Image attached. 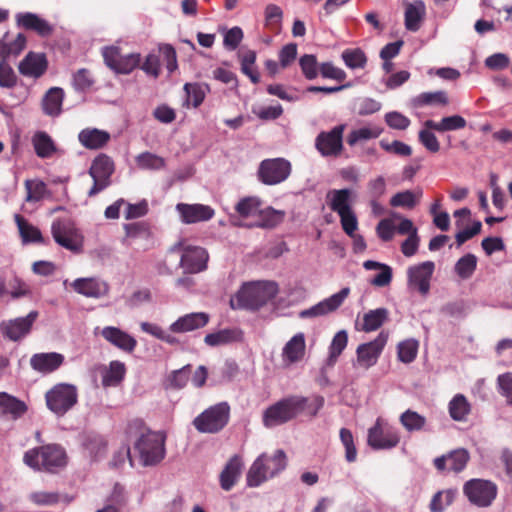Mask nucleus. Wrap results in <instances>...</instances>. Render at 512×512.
Wrapping results in <instances>:
<instances>
[{
	"label": "nucleus",
	"mask_w": 512,
	"mask_h": 512,
	"mask_svg": "<svg viewBox=\"0 0 512 512\" xmlns=\"http://www.w3.org/2000/svg\"><path fill=\"white\" fill-rule=\"evenodd\" d=\"M26 47V37L18 33L15 38H11L9 32H5L0 38V57L6 61L10 56H18Z\"/></svg>",
	"instance_id": "cd10ccee"
},
{
	"label": "nucleus",
	"mask_w": 512,
	"mask_h": 512,
	"mask_svg": "<svg viewBox=\"0 0 512 512\" xmlns=\"http://www.w3.org/2000/svg\"><path fill=\"white\" fill-rule=\"evenodd\" d=\"M449 104V98L445 91L423 92L410 100L412 108H422L424 106H446Z\"/></svg>",
	"instance_id": "2f4dec72"
},
{
	"label": "nucleus",
	"mask_w": 512,
	"mask_h": 512,
	"mask_svg": "<svg viewBox=\"0 0 512 512\" xmlns=\"http://www.w3.org/2000/svg\"><path fill=\"white\" fill-rule=\"evenodd\" d=\"M350 294V288L344 287L338 293L333 294L329 298H326L316 305L302 310L299 313L301 318H312L328 315L334 311H336L345 301V299Z\"/></svg>",
	"instance_id": "f3484780"
},
{
	"label": "nucleus",
	"mask_w": 512,
	"mask_h": 512,
	"mask_svg": "<svg viewBox=\"0 0 512 512\" xmlns=\"http://www.w3.org/2000/svg\"><path fill=\"white\" fill-rule=\"evenodd\" d=\"M470 410V404L462 394L455 395L449 402V414L455 421H465Z\"/></svg>",
	"instance_id": "a18cd8bd"
},
{
	"label": "nucleus",
	"mask_w": 512,
	"mask_h": 512,
	"mask_svg": "<svg viewBox=\"0 0 512 512\" xmlns=\"http://www.w3.org/2000/svg\"><path fill=\"white\" fill-rule=\"evenodd\" d=\"M101 336L125 353H132L137 346V340L133 336L115 326L104 327L101 330Z\"/></svg>",
	"instance_id": "412c9836"
},
{
	"label": "nucleus",
	"mask_w": 512,
	"mask_h": 512,
	"mask_svg": "<svg viewBox=\"0 0 512 512\" xmlns=\"http://www.w3.org/2000/svg\"><path fill=\"white\" fill-rule=\"evenodd\" d=\"M388 319V310L386 308H378L370 310L363 316L362 330L372 332L379 329Z\"/></svg>",
	"instance_id": "37998d69"
},
{
	"label": "nucleus",
	"mask_w": 512,
	"mask_h": 512,
	"mask_svg": "<svg viewBox=\"0 0 512 512\" xmlns=\"http://www.w3.org/2000/svg\"><path fill=\"white\" fill-rule=\"evenodd\" d=\"M210 320L209 314L205 312L189 313L179 317L173 322L169 329L173 333H187L205 327Z\"/></svg>",
	"instance_id": "5701e85b"
},
{
	"label": "nucleus",
	"mask_w": 512,
	"mask_h": 512,
	"mask_svg": "<svg viewBox=\"0 0 512 512\" xmlns=\"http://www.w3.org/2000/svg\"><path fill=\"white\" fill-rule=\"evenodd\" d=\"M207 251L199 246H186L182 250L180 266L187 273H198L207 268Z\"/></svg>",
	"instance_id": "6ab92c4d"
},
{
	"label": "nucleus",
	"mask_w": 512,
	"mask_h": 512,
	"mask_svg": "<svg viewBox=\"0 0 512 512\" xmlns=\"http://www.w3.org/2000/svg\"><path fill=\"white\" fill-rule=\"evenodd\" d=\"M284 212L272 207L260 208L257 214V220L250 227L274 228L284 219Z\"/></svg>",
	"instance_id": "72a5a7b5"
},
{
	"label": "nucleus",
	"mask_w": 512,
	"mask_h": 512,
	"mask_svg": "<svg viewBox=\"0 0 512 512\" xmlns=\"http://www.w3.org/2000/svg\"><path fill=\"white\" fill-rule=\"evenodd\" d=\"M93 83L92 75L86 68L77 70L73 75V87L77 91H86L91 88Z\"/></svg>",
	"instance_id": "69168bd1"
},
{
	"label": "nucleus",
	"mask_w": 512,
	"mask_h": 512,
	"mask_svg": "<svg viewBox=\"0 0 512 512\" xmlns=\"http://www.w3.org/2000/svg\"><path fill=\"white\" fill-rule=\"evenodd\" d=\"M71 287L78 294L91 298H100L109 291L108 284L96 278H78L71 283Z\"/></svg>",
	"instance_id": "393cba45"
},
{
	"label": "nucleus",
	"mask_w": 512,
	"mask_h": 512,
	"mask_svg": "<svg viewBox=\"0 0 512 512\" xmlns=\"http://www.w3.org/2000/svg\"><path fill=\"white\" fill-rule=\"evenodd\" d=\"M466 120L460 115H452L443 117L439 122L426 120L424 126L428 129L444 133L448 131H456L465 128Z\"/></svg>",
	"instance_id": "473e14b6"
},
{
	"label": "nucleus",
	"mask_w": 512,
	"mask_h": 512,
	"mask_svg": "<svg viewBox=\"0 0 512 512\" xmlns=\"http://www.w3.org/2000/svg\"><path fill=\"white\" fill-rule=\"evenodd\" d=\"M17 22L20 26L27 30L35 31L42 37L49 36L53 31L52 26L46 20L34 13L27 12L19 14L17 16Z\"/></svg>",
	"instance_id": "c85d7f7f"
},
{
	"label": "nucleus",
	"mask_w": 512,
	"mask_h": 512,
	"mask_svg": "<svg viewBox=\"0 0 512 512\" xmlns=\"http://www.w3.org/2000/svg\"><path fill=\"white\" fill-rule=\"evenodd\" d=\"M383 129L378 126H366L352 130L347 136V143L354 146L361 141L375 139L381 135Z\"/></svg>",
	"instance_id": "49530a36"
},
{
	"label": "nucleus",
	"mask_w": 512,
	"mask_h": 512,
	"mask_svg": "<svg viewBox=\"0 0 512 512\" xmlns=\"http://www.w3.org/2000/svg\"><path fill=\"white\" fill-rule=\"evenodd\" d=\"M110 139L111 135L109 132L97 128H85L78 134L80 144L89 150H97L105 147Z\"/></svg>",
	"instance_id": "bb28decb"
},
{
	"label": "nucleus",
	"mask_w": 512,
	"mask_h": 512,
	"mask_svg": "<svg viewBox=\"0 0 512 512\" xmlns=\"http://www.w3.org/2000/svg\"><path fill=\"white\" fill-rule=\"evenodd\" d=\"M287 465L283 450H276L272 456L261 454L248 470L246 481L249 487H258L269 478L283 471Z\"/></svg>",
	"instance_id": "39448f33"
},
{
	"label": "nucleus",
	"mask_w": 512,
	"mask_h": 512,
	"mask_svg": "<svg viewBox=\"0 0 512 512\" xmlns=\"http://www.w3.org/2000/svg\"><path fill=\"white\" fill-rule=\"evenodd\" d=\"M340 440L345 447V459L352 463L356 461L357 458V449L354 444V438L352 432L347 428H341L340 430Z\"/></svg>",
	"instance_id": "e2e57ef3"
},
{
	"label": "nucleus",
	"mask_w": 512,
	"mask_h": 512,
	"mask_svg": "<svg viewBox=\"0 0 512 512\" xmlns=\"http://www.w3.org/2000/svg\"><path fill=\"white\" fill-rule=\"evenodd\" d=\"M351 194L352 192L350 189L331 190L327 195L328 198H330V209L337 214H342L343 212L351 210Z\"/></svg>",
	"instance_id": "58836bf2"
},
{
	"label": "nucleus",
	"mask_w": 512,
	"mask_h": 512,
	"mask_svg": "<svg viewBox=\"0 0 512 512\" xmlns=\"http://www.w3.org/2000/svg\"><path fill=\"white\" fill-rule=\"evenodd\" d=\"M105 64L116 73L129 74L140 64V54L121 55L116 46L105 47L102 51Z\"/></svg>",
	"instance_id": "dca6fc26"
},
{
	"label": "nucleus",
	"mask_w": 512,
	"mask_h": 512,
	"mask_svg": "<svg viewBox=\"0 0 512 512\" xmlns=\"http://www.w3.org/2000/svg\"><path fill=\"white\" fill-rule=\"evenodd\" d=\"M32 144L36 155L40 158H49L56 151L52 138L43 131L34 134Z\"/></svg>",
	"instance_id": "a19ab883"
},
{
	"label": "nucleus",
	"mask_w": 512,
	"mask_h": 512,
	"mask_svg": "<svg viewBox=\"0 0 512 512\" xmlns=\"http://www.w3.org/2000/svg\"><path fill=\"white\" fill-rule=\"evenodd\" d=\"M463 493L471 504L480 508H486L491 506L496 499L498 487L490 480L475 478L465 482Z\"/></svg>",
	"instance_id": "6e6552de"
},
{
	"label": "nucleus",
	"mask_w": 512,
	"mask_h": 512,
	"mask_svg": "<svg viewBox=\"0 0 512 512\" xmlns=\"http://www.w3.org/2000/svg\"><path fill=\"white\" fill-rule=\"evenodd\" d=\"M23 462L36 471L56 473L67 465V454L59 444H46L26 451Z\"/></svg>",
	"instance_id": "7ed1b4c3"
},
{
	"label": "nucleus",
	"mask_w": 512,
	"mask_h": 512,
	"mask_svg": "<svg viewBox=\"0 0 512 512\" xmlns=\"http://www.w3.org/2000/svg\"><path fill=\"white\" fill-rule=\"evenodd\" d=\"M17 84V76L12 67L4 60L0 61V87L11 89Z\"/></svg>",
	"instance_id": "338daca9"
},
{
	"label": "nucleus",
	"mask_w": 512,
	"mask_h": 512,
	"mask_svg": "<svg viewBox=\"0 0 512 512\" xmlns=\"http://www.w3.org/2000/svg\"><path fill=\"white\" fill-rule=\"evenodd\" d=\"M435 270V264L432 261H425L418 265L408 268V284L415 287L422 295H426L430 289V279Z\"/></svg>",
	"instance_id": "a211bd4d"
},
{
	"label": "nucleus",
	"mask_w": 512,
	"mask_h": 512,
	"mask_svg": "<svg viewBox=\"0 0 512 512\" xmlns=\"http://www.w3.org/2000/svg\"><path fill=\"white\" fill-rule=\"evenodd\" d=\"M324 402L321 395L311 397L289 395L265 409L262 417L263 425L272 428L292 421L301 415L314 418L323 408Z\"/></svg>",
	"instance_id": "f257e3e1"
},
{
	"label": "nucleus",
	"mask_w": 512,
	"mask_h": 512,
	"mask_svg": "<svg viewBox=\"0 0 512 512\" xmlns=\"http://www.w3.org/2000/svg\"><path fill=\"white\" fill-rule=\"evenodd\" d=\"M422 197V190L418 189L415 192L411 190H405L396 193L390 199V205L392 207H402L407 209L414 208L419 199Z\"/></svg>",
	"instance_id": "c03bdc74"
},
{
	"label": "nucleus",
	"mask_w": 512,
	"mask_h": 512,
	"mask_svg": "<svg viewBox=\"0 0 512 512\" xmlns=\"http://www.w3.org/2000/svg\"><path fill=\"white\" fill-rule=\"evenodd\" d=\"M278 292L274 282H254L243 285L236 294L235 300H231L233 308L257 310L273 299Z\"/></svg>",
	"instance_id": "20e7f679"
},
{
	"label": "nucleus",
	"mask_w": 512,
	"mask_h": 512,
	"mask_svg": "<svg viewBox=\"0 0 512 512\" xmlns=\"http://www.w3.org/2000/svg\"><path fill=\"white\" fill-rule=\"evenodd\" d=\"M418 341L415 339H406L397 346L398 359L403 363H411L415 360L418 353Z\"/></svg>",
	"instance_id": "5fc2aeb1"
},
{
	"label": "nucleus",
	"mask_w": 512,
	"mask_h": 512,
	"mask_svg": "<svg viewBox=\"0 0 512 512\" xmlns=\"http://www.w3.org/2000/svg\"><path fill=\"white\" fill-rule=\"evenodd\" d=\"M125 231L126 239L136 240V239H150L152 237V229L148 222L146 221H138L133 223H128L123 226Z\"/></svg>",
	"instance_id": "de8ad7c7"
},
{
	"label": "nucleus",
	"mask_w": 512,
	"mask_h": 512,
	"mask_svg": "<svg viewBox=\"0 0 512 512\" xmlns=\"http://www.w3.org/2000/svg\"><path fill=\"white\" fill-rule=\"evenodd\" d=\"M242 333L238 329H222L214 333H209L204 337V342L208 346L216 347L230 344L241 339Z\"/></svg>",
	"instance_id": "f704fd0d"
},
{
	"label": "nucleus",
	"mask_w": 512,
	"mask_h": 512,
	"mask_svg": "<svg viewBox=\"0 0 512 512\" xmlns=\"http://www.w3.org/2000/svg\"><path fill=\"white\" fill-rule=\"evenodd\" d=\"M38 316V311L34 310L29 312L25 317L3 320L0 323V332L5 339L18 342L31 332Z\"/></svg>",
	"instance_id": "f8f14e48"
},
{
	"label": "nucleus",
	"mask_w": 512,
	"mask_h": 512,
	"mask_svg": "<svg viewBox=\"0 0 512 512\" xmlns=\"http://www.w3.org/2000/svg\"><path fill=\"white\" fill-rule=\"evenodd\" d=\"M14 220L17 224L23 243H43L41 231L30 224L23 216L15 214Z\"/></svg>",
	"instance_id": "4c0bfd02"
},
{
	"label": "nucleus",
	"mask_w": 512,
	"mask_h": 512,
	"mask_svg": "<svg viewBox=\"0 0 512 512\" xmlns=\"http://www.w3.org/2000/svg\"><path fill=\"white\" fill-rule=\"evenodd\" d=\"M242 461L238 455H234L229 459L220 474V486L223 490L229 491L235 485L240 476Z\"/></svg>",
	"instance_id": "c756f323"
},
{
	"label": "nucleus",
	"mask_w": 512,
	"mask_h": 512,
	"mask_svg": "<svg viewBox=\"0 0 512 512\" xmlns=\"http://www.w3.org/2000/svg\"><path fill=\"white\" fill-rule=\"evenodd\" d=\"M425 15V6L420 2L409 4L405 10V27L407 30L416 32L420 28V23Z\"/></svg>",
	"instance_id": "79ce46f5"
},
{
	"label": "nucleus",
	"mask_w": 512,
	"mask_h": 512,
	"mask_svg": "<svg viewBox=\"0 0 512 512\" xmlns=\"http://www.w3.org/2000/svg\"><path fill=\"white\" fill-rule=\"evenodd\" d=\"M455 493L452 490L437 492L430 503V510L432 512H442L444 509L451 505L454 501Z\"/></svg>",
	"instance_id": "680f3d73"
},
{
	"label": "nucleus",
	"mask_w": 512,
	"mask_h": 512,
	"mask_svg": "<svg viewBox=\"0 0 512 512\" xmlns=\"http://www.w3.org/2000/svg\"><path fill=\"white\" fill-rule=\"evenodd\" d=\"M230 406L221 402L205 409L193 420L195 429L200 433L214 434L221 431L229 422Z\"/></svg>",
	"instance_id": "423d86ee"
},
{
	"label": "nucleus",
	"mask_w": 512,
	"mask_h": 512,
	"mask_svg": "<svg viewBox=\"0 0 512 512\" xmlns=\"http://www.w3.org/2000/svg\"><path fill=\"white\" fill-rule=\"evenodd\" d=\"M64 91L60 87L50 88L42 99L43 112L46 115L55 117L62 111Z\"/></svg>",
	"instance_id": "7c9ffc66"
},
{
	"label": "nucleus",
	"mask_w": 512,
	"mask_h": 512,
	"mask_svg": "<svg viewBox=\"0 0 512 512\" xmlns=\"http://www.w3.org/2000/svg\"><path fill=\"white\" fill-rule=\"evenodd\" d=\"M386 124L394 130H406L411 121L408 117L397 111L388 112L385 114Z\"/></svg>",
	"instance_id": "774afa93"
},
{
	"label": "nucleus",
	"mask_w": 512,
	"mask_h": 512,
	"mask_svg": "<svg viewBox=\"0 0 512 512\" xmlns=\"http://www.w3.org/2000/svg\"><path fill=\"white\" fill-rule=\"evenodd\" d=\"M30 500L37 505L52 506L61 501L70 503L73 500V497L68 495L61 496L56 492L39 491L32 493L30 495Z\"/></svg>",
	"instance_id": "8fccbe9b"
},
{
	"label": "nucleus",
	"mask_w": 512,
	"mask_h": 512,
	"mask_svg": "<svg viewBox=\"0 0 512 512\" xmlns=\"http://www.w3.org/2000/svg\"><path fill=\"white\" fill-rule=\"evenodd\" d=\"M190 368L191 366L188 364L181 369L173 371L167 378V386L176 390L184 388L190 378Z\"/></svg>",
	"instance_id": "052dcab7"
},
{
	"label": "nucleus",
	"mask_w": 512,
	"mask_h": 512,
	"mask_svg": "<svg viewBox=\"0 0 512 512\" xmlns=\"http://www.w3.org/2000/svg\"><path fill=\"white\" fill-rule=\"evenodd\" d=\"M136 164L140 169L161 170L166 166V161L161 156L151 152H143L136 156Z\"/></svg>",
	"instance_id": "3c124183"
},
{
	"label": "nucleus",
	"mask_w": 512,
	"mask_h": 512,
	"mask_svg": "<svg viewBox=\"0 0 512 512\" xmlns=\"http://www.w3.org/2000/svg\"><path fill=\"white\" fill-rule=\"evenodd\" d=\"M291 171V163L284 158L265 159L259 165L257 176L263 184L273 186L284 182Z\"/></svg>",
	"instance_id": "9d476101"
},
{
	"label": "nucleus",
	"mask_w": 512,
	"mask_h": 512,
	"mask_svg": "<svg viewBox=\"0 0 512 512\" xmlns=\"http://www.w3.org/2000/svg\"><path fill=\"white\" fill-rule=\"evenodd\" d=\"M52 236L57 244L70 251H77L82 244V237L69 218H58L51 226Z\"/></svg>",
	"instance_id": "9b49d317"
},
{
	"label": "nucleus",
	"mask_w": 512,
	"mask_h": 512,
	"mask_svg": "<svg viewBox=\"0 0 512 512\" xmlns=\"http://www.w3.org/2000/svg\"><path fill=\"white\" fill-rule=\"evenodd\" d=\"M0 407L4 413L12 415L14 419L22 417L28 410L24 401L6 392H0Z\"/></svg>",
	"instance_id": "c9c22d12"
},
{
	"label": "nucleus",
	"mask_w": 512,
	"mask_h": 512,
	"mask_svg": "<svg viewBox=\"0 0 512 512\" xmlns=\"http://www.w3.org/2000/svg\"><path fill=\"white\" fill-rule=\"evenodd\" d=\"M345 125L340 124L330 131L320 132L315 139V148L323 157H338L343 151Z\"/></svg>",
	"instance_id": "ddd939ff"
},
{
	"label": "nucleus",
	"mask_w": 512,
	"mask_h": 512,
	"mask_svg": "<svg viewBox=\"0 0 512 512\" xmlns=\"http://www.w3.org/2000/svg\"><path fill=\"white\" fill-rule=\"evenodd\" d=\"M45 401L51 412L63 416L78 402L77 387L68 383H58L46 392Z\"/></svg>",
	"instance_id": "0eeeda50"
},
{
	"label": "nucleus",
	"mask_w": 512,
	"mask_h": 512,
	"mask_svg": "<svg viewBox=\"0 0 512 512\" xmlns=\"http://www.w3.org/2000/svg\"><path fill=\"white\" fill-rule=\"evenodd\" d=\"M348 343V335L345 330L337 332L329 347L328 363L333 365L336 363L338 357L341 355L343 350L346 348Z\"/></svg>",
	"instance_id": "864d4df0"
},
{
	"label": "nucleus",
	"mask_w": 512,
	"mask_h": 512,
	"mask_svg": "<svg viewBox=\"0 0 512 512\" xmlns=\"http://www.w3.org/2000/svg\"><path fill=\"white\" fill-rule=\"evenodd\" d=\"M262 201L259 197L249 196L241 199L235 206L236 212L243 218L256 217Z\"/></svg>",
	"instance_id": "09e8293b"
},
{
	"label": "nucleus",
	"mask_w": 512,
	"mask_h": 512,
	"mask_svg": "<svg viewBox=\"0 0 512 512\" xmlns=\"http://www.w3.org/2000/svg\"><path fill=\"white\" fill-rule=\"evenodd\" d=\"M388 340V333L382 331L370 342L360 344L356 349V364L361 368L369 369L374 366Z\"/></svg>",
	"instance_id": "2eb2a0df"
},
{
	"label": "nucleus",
	"mask_w": 512,
	"mask_h": 512,
	"mask_svg": "<svg viewBox=\"0 0 512 512\" xmlns=\"http://www.w3.org/2000/svg\"><path fill=\"white\" fill-rule=\"evenodd\" d=\"M64 356L57 352L37 353L30 359L31 367L42 374L56 371L63 363Z\"/></svg>",
	"instance_id": "a878e982"
},
{
	"label": "nucleus",
	"mask_w": 512,
	"mask_h": 512,
	"mask_svg": "<svg viewBox=\"0 0 512 512\" xmlns=\"http://www.w3.org/2000/svg\"><path fill=\"white\" fill-rule=\"evenodd\" d=\"M115 165L112 158L104 153L97 155L89 168V175L93 179V185L88 191V196L93 197L111 185V176Z\"/></svg>",
	"instance_id": "1a4fd4ad"
},
{
	"label": "nucleus",
	"mask_w": 512,
	"mask_h": 512,
	"mask_svg": "<svg viewBox=\"0 0 512 512\" xmlns=\"http://www.w3.org/2000/svg\"><path fill=\"white\" fill-rule=\"evenodd\" d=\"M183 89L186 93V105L189 106L191 103L194 108H197L203 103L207 92L210 91V86L206 83H186Z\"/></svg>",
	"instance_id": "ea45409f"
},
{
	"label": "nucleus",
	"mask_w": 512,
	"mask_h": 512,
	"mask_svg": "<svg viewBox=\"0 0 512 512\" xmlns=\"http://www.w3.org/2000/svg\"><path fill=\"white\" fill-rule=\"evenodd\" d=\"M449 470L459 473L464 470L470 460L469 452L464 448L453 450L447 454Z\"/></svg>",
	"instance_id": "4d7b16f0"
},
{
	"label": "nucleus",
	"mask_w": 512,
	"mask_h": 512,
	"mask_svg": "<svg viewBox=\"0 0 512 512\" xmlns=\"http://www.w3.org/2000/svg\"><path fill=\"white\" fill-rule=\"evenodd\" d=\"M400 436L394 427L377 419L373 427L368 430V445L373 449H391L398 445Z\"/></svg>",
	"instance_id": "4468645a"
},
{
	"label": "nucleus",
	"mask_w": 512,
	"mask_h": 512,
	"mask_svg": "<svg viewBox=\"0 0 512 512\" xmlns=\"http://www.w3.org/2000/svg\"><path fill=\"white\" fill-rule=\"evenodd\" d=\"M126 375V366L123 362L114 360L109 363L102 376L104 387L118 386Z\"/></svg>",
	"instance_id": "e433bc0d"
},
{
	"label": "nucleus",
	"mask_w": 512,
	"mask_h": 512,
	"mask_svg": "<svg viewBox=\"0 0 512 512\" xmlns=\"http://www.w3.org/2000/svg\"><path fill=\"white\" fill-rule=\"evenodd\" d=\"M48 68L45 54L29 52L19 63L18 70L25 77L39 78Z\"/></svg>",
	"instance_id": "4be33fe9"
},
{
	"label": "nucleus",
	"mask_w": 512,
	"mask_h": 512,
	"mask_svg": "<svg viewBox=\"0 0 512 512\" xmlns=\"http://www.w3.org/2000/svg\"><path fill=\"white\" fill-rule=\"evenodd\" d=\"M477 267V257L468 253L461 257L455 264L454 270L461 279L470 278Z\"/></svg>",
	"instance_id": "603ef678"
},
{
	"label": "nucleus",
	"mask_w": 512,
	"mask_h": 512,
	"mask_svg": "<svg viewBox=\"0 0 512 512\" xmlns=\"http://www.w3.org/2000/svg\"><path fill=\"white\" fill-rule=\"evenodd\" d=\"M126 434L130 438H137L134 449L138 452L144 466L156 465L164 459L166 453L164 433L150 430L141 419H133L127 425Z\"/></svg>",
	"instance_id": "f03ea898"
},
{
	"label": "nucleus",
	"mask_w": 512,
	"mask_h": 512,
	"mask_svg": "<svg viewBox=\"0 0 512 512\" xmlns=\"http://www.w3.org/2000/svg\"><path fill=\"white\" fill-rule=\"evenodd\" d=\"M400 422L404 428L409 431H419L426 424V418L413 410H406L400 416Z\"/></svg>",
	"instance_id": "6e6d98bb"
},
{
	"label": "nucleus",
	"mask_w": 512,
	"mask_h": 512,
	"mask_svg": "<svg viewBox=\"0 0 512 512\" xmlns=\"http://www.w3.org/2000/svg\"><path fill=\"white\" fill-rule=\"evenodd\" d=\"M176 211L180 215V219L185 224H194L198 222L208 221L213 218L214 209L204 204H187L178 203Z\"/></svg>",
	"instance_id": "aec40b11"
},
{
	"label": "nucleus",
	"mask_w": 512,
	"mask_h": 512,
	"mask_svg": "<svg viewBox=\"0 0 512 512\" xmlns=\"http://www.w3.org/2000/svg\"><path fill=\"white\" fill-rule=\"evenodd\" d=\"M299 65L306 79L313 80L318 76L320 66L315 55L305 54L301 56Z\"/></svg>",
	"instance_id": "bf43d9fd"
},
{
	"label": "nucleus",
	"mask_w": 512,
	"mask_h": 512,
	"mask_svg": "<svg viewBox=\"0 0 512 512\" xmlns=\"http://www.w3.org/2000/svg\"><path fill=\"white\" fill-rule=\"evenodd\" d=\"M306 353V342L303 333L295 334L282 349V360L285 366H291L303 360Z\"/></svg>",
	"instance_id": "b1692460"
},
{
	"label": "nucleus",
	"mask_w": 512,
	"mask_h": 512,
	"mask_svg": "<svg viewBox=\"0 0 512 512\" xmlns=\"http://www.w3.org/2000/svg\"><path fill=\"white\" fill-rule=\"evenodd\" d=\"M25 188L27 190L26 201L28 202L39 201L46 193V184L40 180H26Z\"/></svg>",
	"instance_id": "0e129e2a"
},
{
	"label": "nucleus",
	"mask_w": 512,
	"mask_h": 512,
	"mask_svg": "<svg viewBox=\"0 0 512 512\" xmlns=\"http://www.w3.org/2000/svg\"><path fill=\"white\" fill-rule=\"evenodd\" d=\"M342 59L351 69L364 68L367 62L365 53L359 49H346L342 52Z\"/></svg>",
	"instance_id": "13d9d810"
}]
</instances>
